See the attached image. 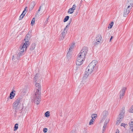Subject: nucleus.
Listing matches in <instances>:
<instances>
[{
	"label": "nucleus",
	"instance_id": "1",
	"mask_svg": "<svg viewBox=\"0 0 133 133\" xmlns=\"http://www.w3.org/2000/svg\"><path fill=\"white\" fill-rule=\"evenodd\" d=\"M97 64V62L96 60L93 61L88 66L85 72L84 76L87 77L91 74L96 68V65Z\"/></svg>",
	"mask_w": 133,
	"mask_h": 133
},
{
	"label": "nucleus",
	"instance_id": "2",
	"mask_svg": "<svg viewBox=\"0 0 133 133\" xmlns=\"http://www.w3.org/2000/svg\"><path fill=\"white\" fill-rule=\"evenodd\" d=\"M21 99L18 98L17 99L13 104L14 108L16 110H21L22 109V105L21 102Z\"/></svg>",
	"mask_w": 133,
	"mask_h": 133
},
{
	"label": "nucleus",
	"instance_id": "3",
	"mask_svg": "<svg viewBox=\"0 0 133 133\" xmlns=\"http://www.w3.org/2000/svg\"><path fill=\"white\" fill-rule=\"evenodd\" d=\"M29 45V42H26L23 45H21L20 48V53L23 55L24 54V52H25L26 49L28 47Z\"/></svg>",
	"mask_w": 133,
	"mask_h": 133
},
{
	"label": "nucleus",
	"instance_id": "4",
	"mask_svg": "<svg viewBox=\"0 0 133 133\" xmlns=\"http://www.w3.org/2000/svg\"><path fill=\"white\" fill-rule=\"evenodd\" d=\"M35 94L34 95V101L35 103L37 104H38L40 101V96L41 93H35Z\"/></svg>",
	"mask_w": 133,
	"mask_h": 133
},
{
	"label": "nucleus",
	"instance_id": "5",
	"mask_svg": "<svg viewBox=\"0 0 133 133\" xmlns=\"http://www.w3.org/2000/svg\"><path fill=\"white\" fill-rule=\"evenodd\" d=\"M87 51L88 50L87 47H83L80 52L78 56L84 58L87 53Z\"/></svg>",
	"mask_w": 133,
	"mask_h": 133
},
{
	"label": "nucleus",
	"instance_id": "6",
	"mask_svg": "<svg viewBox=\"0 0 133 133\" xmlns=\"http://www.w3.org/2000/svg\"><path fill=\"white\" fill-rule=\"evenodd\" d=\"M22 56V55L21 53L19 52H17L16 54L13 56L12 59L13 61H16L17 60L19 59L20 57Z\"/></svg>",
	"mask_w": 133,
	"mask_h": 133
},
{
	"label": "nucleus",
	"instance_id": "7",
	"mask_svg": "<svg viewBox=\"0 0 133 133\" xmlns=\"http://www.w3.org/2000/svg\"><path fill=\"white\" fill-rule=\"evenodd\" d=\"M84 58L82 57H79V56H78L77 61L76 62V64L79 65L82 64L83 62Z\"/></svg>",
	"mask_w": 133,
	"mask_h": 133
},
{
	"label": "nucleus",
	"instance_id": "8",
	"mask_svg": "<svg viewBox=\"0 0 133 133\" xmlns=\"http://www.w3.org/2000/svg\"><path fill=\"white\" fill-rule=\"evenodd\" d=\"M36 89L35 91V93H41L40 85L39 83H36L35 84Z\"/></svg>",
	"mask_w": 133,
	"mask_h": 133
},
{
	"label": "nucleus",
	"instance_id": "9",
	"mask_svg": "<svg viewBox=\"0 0 133 133\" xmlns=\"http://www.w3.org/2000/svg\"><path fill=\"white\" fill-rule=\"evenodd\" d=\"M127 88L125 87H123L120 91V98L122 99L123 97V96L124 95L125 90Z\"/></svg>",
	"mask_w": 133,
	"mask_h": 133
},
{
	"label": "nucleus",
	"instance_id": "10",
	"mask_svg": "<svg viewBox=\"0 0 133 133\" xmlns=\"http://www.w3.org/2000/svg\"><path fill=\"white\" fill-rule=\"evenodd\" d=\"M124 116L123 115L119 114L118 118V120L116 122V124L117 125H119V123L122 121Z\"/></svg>",
	"mask_w": 133,
	"mask_h": 133
},
{
	"label": "nucleus",
	"instance_id": "11",
	"mask_svg": "<svg viewBox=\"0 0 133 133\" xmlns=\"http://www.w3.org/2000/svg\"><path fill=\"white\" fill-rule=\"evenodd\" d=\"M108 111L106 110L104 111L102 113V119L104 121L106 118L107 116L108 115Z\"/></svg>",
	"mask_w": 133,
	"mask_h": 133
},
{
	"label": "nucleus",
	"instance_id": "12",
	"mask_svg": "<svg viewBox=\"0 0 133 133\" xmlns=\"http://www.w3.org/2000/svg\"><path fill=\"white\" fill-rule=\"evenodd\" d=\"M27 6H26L25 8L24 9L22 13L21 14V15H20V16L19 17V20H21L23 18V17L24 15H25V14L26 13V12H25L26 11H27Z\"/></svg>",
	"mask_w": 133,
	"mask_h": 133
},
{
	"label": "nucleus",
	"instance_id": "13",
	"mask_svg": "<svg viewBox=\"0 0 133 133\" xmlns=\"http://www.w3.org/2000/svg\"><path fill=\"white\" fill-rule=\"evenodd\" d=\"M131 9L128 8V7H127L124 9L123 13V15L125 17L129 13L130 10Z\"/></svg>",
	"mask_w": 133,
	"mask_h": 133
},
{
	"label": "nucleus",
	"instance_id": "14",
	"mask_svg": "<svg viewBox=\"0 0 133 133\" xmlns=\"http://www.w3.org/2000/svg\"><path fill=\"white\" fill-rule=\"evenodd\" d=\"M68 26V25H67L66 27L64 29L62 33V36L63 37V38H64L66 34V33L67 31L68 30V29H67Z\"/></svg>",
	"mask_w": 133,
	"mask_h": 133
},
{
	"label": "nucleus",
	"instance_id": "15",
	"mask_svg": "<svg viewBox=\"0 0 133 133\" xmlns=\"http://www.w3.org/2000/svg\"><path fill=\"white\" fill-rule=\"evenodd\" d=\"M109 118H107L105 120L103 126V131H104V129H105L107 127V123H108V122H109Z\"/></svg>",
	"mask_w": 133,
	"mask_h": 133
},
{
	"label": "nucleus",
	"instance_id": "16",
	"mask_svg": "<svg viewBox=\"0 0 133 133\" xmlns=\"http://www.w3.org/2000/svg\"><path fill=\"white\" fill-rule=\"evenodd\" d=\"M30 35L29 34V33H28L26 35V37H28V38H25L24 40L25 42H29V40L30 39Z\"/></svg>",
	"mask_w": 133,
	"mask_h": 133
},
{
	"label": "nucleus",
	"instance_id": "17",
	"mask_svg": "<svg viewBox=\"0 0 133 133\" xmlns=\"http://www.w3.org/2000/svg\"><path fill=\"white\" fill-rule=\"evenodd\" d=\"M15 95V93L14 92V91H12L10 94V98L12 99L14 98Z\"/></svg>",
	"mask_w": 133,
	"mask_h": 133
},
{
	"label": "nucleus",
	"instance_id": "18",
	"mask_svg": "<svg viewBox=\"0 0 133 133\" xmlns=\"http://www.w3.org/2000/svg\"><path fill=\"white\" fill-rule=\"evenodd\" d=\"M75 44L74 43H73L72 44L71 46L70 47V48L69 49V51H68V52L67 53L68 55L69 54V52L70 51H71L72 50V49L74 48V47L75 45ZM68 55H67V56Z\"/></svg>",
	"mask_w": 133,
	"mask_h": 133
},
{
	"label": "nucleus",
	"instance_id": "19",
	"mask_svg": "<svg viewBox=\"0 0 133 133\" xmlns=\"http://www.w3.org/2000/svg\"><path fill=\"white\" fill-rule=\"evenodd\" d=\"M97 115L96 114H93L91 115L92 119L94 120H95L96 118L97 117Z\"/></svg>",
	"mask_w": 133,
	"mask_h": 133
},
{
	"label": "nucleus",
	"instance_id": "20",
	"mask_svg": "<svg viewBox=\"0 0 133 133\" xmlns=\"http://www.w3.org/2000/svg\"><path fill=\"white\" fill-rule=\"evenodd\" d=\"M126 6L127 7H128V8L131 9L133 6V5L130 4V3H129L128 4V2H127Z\"/></svg>",
	"mask_w": 133,
	"mask_h": 133
},
{
	"label": "nucleus",
	"instance_id": "21",
	"mask_svg": "<svg viewBox=\"0 0 133 133\" xmlns=\"http://www.w3.org/2000/svg\"><path fill=\"white\" fill-rule=\"evenodd\" d=\"M101 39H102V37H101V36L100 35H98L97 36V37L96 38V39L97 40L99 41V42H100L101 41Z\"/></svg>",
	"mask_w": 133,
	"mask_h": 133
},
{
	"label": "nucleus",
	"instance_id": "22",
	"mask_svg": "<svg viewBox=\"0 0 133 133\" xmlns=\"http://www.w3.org/2000/svg\"><path fill=\"white\" fill-rule=\"evenodd\" d=\"M35 43L33 44H32L31 45V46L30 50H33L35 48Z\"/></svg>",
	"mask_w": 133,
	"mask_h": 133
},
{
	"label": "nucleus",
	"instance_id": "23",
	"mask_svg": "<svg viewBox=\"0 0 133 133\" xmlns=\"http://www.w3.org/2000/svg\"><path fill=\"white\" fill-rule=\"evenodd\" d=\"M130 122V128H132V129H133V119H132Z\"/></svg>",
	"mask_w": 133,
	"mask_h": 133
},
{
	"label": "nucleus",
	"instance_id": "24",
	"mask_svg": "<svg viewBox=\"0 0 133 133\" xmlns=\"http://www.w3.org/2000/svg\"><path fill=\"white\" fill-rule=\"evenodd\" d=\"M125 113V110L124 109H123L120 111L119 114L121 115H123L124 116Z\"/></svg>",
	"mask_w": 133,
	"mask_h": 133
},
{
	"label": "nucleus",
	"instance_id": "25",
	"mask_svg": "<svg viewBox=\"0 0 133 133\" xmlns=\"http://www.w3.org/2000/svg\"><path fill=\"white\" fill-rule=\"evenodd\" d=\"M100 42L97 40L96 39L95 41L94 42V44L95 45H97L99 44L100 43Z\"/></svg>",
	"mask_w": 133,
	"mask_h": 133
},
{
	"label": "nucleus",
	"instance_id": "26",
	"mask_svg": "<svg viewBox=\"0 0 133 133\" xmlns=\"http://www.w3.org/2000/svg\"><path fill=\"white\" fill-rule=\"evenodd\" d=\"M38 75L37 74L34 77V79L35 82H36L37 81V80L38 79Z\"/></svg>",
	"mask_w": 133,
	"mask_h": 133
},
{
	"label": "nucleus",
	"instance_id": "27",
	"mask_svg": "<svg viewBox=\"0 0 133 133\" xmlns=\"http://www.w3.org/2000/svg\"><path fill=\"white\" fill-rule=\"evenodd\" d=\"M69 16H65L64 19V22H65L67 21L69 19Z\"/></svg>",
	"mask_w": 133,
	"mask_h": 133
},
{
	"label": "nucleus",
	"instance_id": "28",
	"mask_svg": "<svg viewBox=\"0 0 133 133\" xmlns=\"http://www.w3.org/2000/svg\"><path fill=\"white\" fill-rule=\"evenodd\" d=\"M113 24L114 22H112L111 23H110L108 26V28L109 29H110L111 28L113 25Z\"/></svg>",
	"mask_w": 133,
	"mask_h": 133
},
{
	"label": "nucleus",
	"instance_id": "29",
	"mask_svg": "<svg viewBox=\"0 0 133 133\" xmlns=\"http://www.w3.org/2000/svg\"><path fill=\"white\" fill-rule=\"evenodd\" d=\"M50 112L49 111H48L46 112L45 114V115L46 117H48L50 116Z\"/></svg>",
	"mask_w": 133,
	"mask_h": 133
},
{
	"label": "nucleus",
	"instance_id": "30",
	"mask_svg": "<svg viewBox=\"0 0 133 133\" xmlns=\"http://www.w3.org/2000/svg\"><path fill=\"white\" fill-rule=\"evenodd\" d=\"M18 124H15L14 127V131H16L18 128Z\"/></svg>",
	"mask_w": 133,
	"mask_h": 133
},
{
	"label": "nucleus",
	"instance_id": "31",
	"mask_svg": "<svg viewBox=\"0 0 133 133\" xmlns=\"http://www.w3.org/2000/svg\"><path fill=\"white\" fill-rule=\"evenodd\" d=\"M95 120L93 119H91L89 122V124L90 125L91 124H93V123L94 122V121Z\"/></svg>",
	"mask_w": 133,
	"mask_h": 133
},
{
	"label": "nucleus",
	"instance_id": "32",
	"mask_svg": "<svg viewBox=\"0 0 133 133\" xmlns=\"http://www.w3.org/2000/svg\"><path fill=\"white\" fill-rule=\"evenodd\" d=\"M74 11L72 10V9L70 8L68 10V12L70 14H72L73 13Z\"/></svg>",
	"mask_w": 133,
	"mask_h": 133
},
{
	"label": "nucleus",
	"instance_id": "33",
	"mask_svg": "<svg viewBox=\"0 0 133 133\" xmlns=\"http://www.w3.org/2000/svg\"><path fill=\"white\" fill-rule=\"evenodd\" d=\"M128 3H130V4L133 5V0H128Z\"/></svg>",
	"mask_w": 133,
	"mask_h": 133
},
{
	"label": "nucleus",
	"instance_id": "34",
	"mask_svg": "<svg viewBox=\"0 0 133 133\" xmlns=\"http://www.w3.org/2000/svg\"><path fill=\"white\" fill-rule=\"evenodd\" d=\"M129 111L130 112L133 113V105L132 106Z\"/></svg>",
	"mask_w": 133,
	"mask_h": 133
},
{
	"label": "nucleus",
	"instance_id": "35",
	"mask_svg": "<svg viewBox=\"0 0 133 133\" xmlns=\"http://www.w3.org/2000/svg\"><path fill=\"white\" fill-rule=\"evenodd\" d=\"M35 21V18H33V19H32V21H31V24L32 25H33V24H34V23Z\"/></svg>",
	"mask_w": 133,
	"mask_h": 133
},
{
	"label": "nucleus",
	"instance_id": "36",
	"mask_svg": "<svg viewBox=\"0 0 133 133\" xmlns=\"http://www.w3.org/2000/svg\"><path fill=\"white\" fill-rule=\"evenodd\" d=\"M42 7V5L41 6H40L39 7V9H38V11L37 12V13L36 14H38V12H39L40 11V10L41 9V8Z\"/></svg>",
	"mask_w": 133,
	"mask_h": 133
},
{
	"label": "nucleus",
	"instance_id": "37",
	"mask_svg": "<svg viewBox=\"0 0 133 133\" xmlns=\"http://www.w3.org/2000/svg\"><path fill=\"white\" fill-rule=\"evenodd\" d=\"M47 131V128H44V129H43V132L44 133L46 132Z\"/></svg>",
	"mask_w": 133,
	"mask_h": 133
},
{
	"label": "nucleus",
	"instance_id": "38",
	"mask_svg": "<svg viewBox=\"0 0 133 133\" xmlns=\"http://www.w3.org/2000/svg\"><path fill=\"white\" fill-rule=\"evenodd\" d=\"M72 7L74 8V10H75L76 7V6L75 4H74L73 5Z\"/></svg>",
	"mask_w": 133,
	"mask_h": 133
},
{
	"label": "nucleus",
	"instance_id": "39",
	"mask_svg": "<svg viewBox=\"0 0 133 133\" xmlns=\"http://www.w3.org/2000/svg\"><path fill=\"white\" fill-rule=\"evenodd\" d=\"M125 124L124 123H122L121 125V126H123V127H125Z\"/></svg>",
	"mask_w": 133,
	"mask_h": 133
},
{
	"label": "nucleus",
	"instance_id": "40",
	"mask_svg": "<svg viewBox=\"0 0 133 133\" xmlns=\"http://www.w3.org/2000/svg\"><path fill=\"white\" fill-rule=\"evenodd\" d=\"M34 3H34V2H31V5H32V4H33L34 5V6H32V9H33V7H34V5H35V4H34Z\"/></svg>",
	"mask_w": 133,
	"mask_h": 133
},
{
	"label": "nucleus",
	"instance_id": "41",
	"mask_svg": "<svg viewBox=\"0 0 133 133\" xmlns=\"http://www.w3.org/2000/svg\"><path fill=\"white\" fill-rule=\"evenodd\" d=\"M48 18H47L46 20L45 21V23H46V24L48 22V18Z\"/></svg>",
	"mask_w": 133,
	"mask_h": 133
},
{
	"label": "nucleus",
	"instance_id": "42",
	"mask_svg": "<svg viewBox=\"0 0 133 133\" xmlns=\"http://www.w3.org/2000/svg\"><path fill=\"white\" fill-rule=\"evenodd\" d=\"M119 130L118 129H117L116 130L115 133H119Z\"/></svg>",
	"mask_w": 133,
	"mask_h": 133
},
{
	"label": "nucleus",
	"instance_id": "43",
	"mask_svg": "<svg viewBox=\"0 0 133 133\" xmlns=\"http://www.w3.org/2000/svg\"><path fill=\"white\" fill-rule=\"evenodd\" d=\"M75 130H73L71 131V132L70 133H75Z\"/></svg>",
	"mask_w": 133,
	"mask_h": 133
},
{
	"label": "nucleus",
	"instance_id": "44",
	"mask_svg": "<svg viewBox=\"0 0 133 133\" xmlns=\"http://www.w3.org/2000/svg\"><path fill=\"white\" fill-rule=\"evenodd\" d=\"M113 38V36H111V38H110V39L109 41H110V42L111 41V40L112 39V38Z\"/></svg>",
	"mask_w": 133,
	"mask_h": 133
},
{
	"label": "nucleus",
	"instance_id": "45",
	"mask_svg": "<svg viewBox=\"0 0 133 133\" xmlns=\"http://www.w3.org/2000/svg\"><path fill=\"white\" fill-rule=\"evenodd\" d=\"M70 9H72V10H73L74 11V10H74V8H73L72 7V8H70Z\"/></svg>",
	"mask_w": 133,
	"mask_h": 133
},
{
	"label": "nucleus",
	"instance_id": "46",
	"mask_svg": "<svg viewBox=\"0 0 133 133\" xmlns=\"http://www.w3.org/2000/svg\"><path fill=\"white\" fill-rule=\"evenodd\" d=\"M70 21L71 22L72 21V19L71 18L70 19Z\"/></svg>",
	"mask_w": 133,
	"mask_h": 133
},
{
	"label": "nucleus",
	"instance_id": "47",
	"mask_svg": "<svg viewBox=\"0 0 133 133\" xmlns=\"http://www.w3.org/2000/svg\"><path fill=\"white\" fill-rule=\"evenodd\" d=\"M131 131H132V132H133V129H131Z\"/></svg>",
	"mask_w": 133,
	"mask_h": 133
},
{
	"label": "nucleus",
	"instance_id": "48",
	"mask_svg": "<svg viewBox=\"0 0 133 133\" xmlns=\"http://www.w3.org/2000/svg\"><path fill=\"white\" fill-rule=\"evenodd\" d=\"M25 38H28V37H26Z\"/></svg>",
	"mask_w": 133,
	"mask_h": 133
},
{
	"label": "nucleus",
	"instance_id": "49",
	"mask_svg": "<svg viewBox=\"0 0 133 133\" xmlns=\"http://www.w3.org/2000/svg\"><path fill=\"white\" fill-rule=\"evenodd\" d=\"M8 98H7V99H8Z\"/></svg>",
	"mask_w": 133,
	"mask_h": 133
},
{
	"label": "nucleus",
	"instance_id": "50",
	"mask_svg": "<svg viewBox=\"0 0 133 133\" xmlns=\"http://www.w3.org/2000/svg\"><path fill=\"white\" fill-rule=\"evenodd\" d=\"M70 23V22L69 23V24Z\"/></svg>",
	"mask_w": 133,
	"mask_h": 133
}]
</instances>
